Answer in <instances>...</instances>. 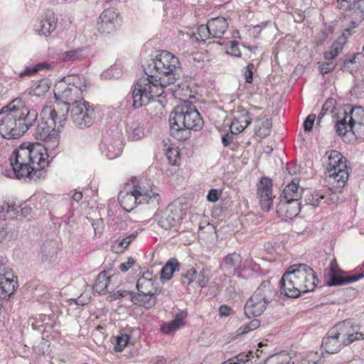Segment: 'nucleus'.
Masks as SVG:
<instances>
[{"label":"nucleus","mask_w":364,"mask_h":364,"mask_svg":"<svg viewBox=\"0 0 364 364\" xmlns=\"http://www.w3.org/2000/svg\"><path fill=\"white\" fill-rule=\"evenodd\" d=\"M9 161L16 177L26 181L44 177L49 164L47 148L41 144H22L13 151Z\"/></svg>","instance_id":"obj_1"},{"label":"nucleus","mask_w":364,"mask_h":364,"mask_svg":"<svg viewBox=\"0 0 364 364\" xmlns=\"http://www.w3.org/2000/svg\"><path fill=\"white\" fill-rule=\"evenodd\" d=\"M318 279L315 271L306 264L290 266L279 281L281 293L290 298H297L301 294L312 291Z\"/></svg>","instance_id":"obj_2"},{"label":"nucleus","mask_w":364,"mask_h":364,"mask_svg":"<svg viewBox=\"0 0 364 364\" xmlns=\"http://www.w3.org/2000/svg\"><path fill=\"white\" fill-rule=\"evenodd\" d=\"M169 124L171 134L178 141H185L190 138L191 130L202 128L203 120L191 102L186 101L171 113Z\"/></svg>","instance_id":"obj_3"},{"label":"nucleus","mask_w":364,"mask_h":364,"mask_svg":"<svg viewBox=\"0 0 364 364\" xmlns=\"http://www.w3.org/2000/svg\"><path fill=\"white\" fill-rule=\"evenodd\" d=\"M153 184L143 181L134 185L131 188L122 191L118 196L120 205L127 212L132 211L137 205L148 204L156 207L161 200L160 195L152 188Z\"/></svg>","instance_id":"obj_4"},{"label":"nucleus","mask_w":364,"mask_h":364,"mask_svg":"<svg viewBox=\"0 0 364 364\" xmlns=\"http://www.w3.org/2000/svg\"><path fill=\"white\" fill-rule=\"evenodd\" d=\"M154 66H156L158 73L161 75L158 79L160 85L166 87L173 84L181 87L182 68L178 58L172 53L162 50L155 57Z\"/></svg>","instance_id":"obj_5"},{"label":"nucleus","mask_w":364,"mask_h":364,"mask_svg":"<svg viewBox=\"0 0 364 364\" xmlns=\"http://www.w3.org/2000/svg\"><path fill=\"white\" fill-rule=\"evenodd\" d=\"M277 295V289L271 281H263L245 305V314L247 317L260 316L267 306L274 301Z\"/></svg>","instance_id":"obj_6"},{"label":"nucleus","mask_w":364,"mask_h":364,"mask_svg":"<svg viewBox=\"0 0 364 364\" xmlns=\"http://www.w3.org/2000/svg\"><path fill=\"white\" fill-rule=\"evenodd\" d=\"M159 84V80L154 78V80L145 76L137 80L132 90L133 107L135 109L149 105L154 101L155 97L162 93V88Z\"/></svg>","instance_id":"obj_7"},{"label":"nucleus","mask_w":364,"mask_h":364,"mask_svg":"<svg viewBox=\"0 0 364 364\" xmlns=\"http://www.w3.org/2000/svg\"><path fill=\"white\" fill-rule=\"evenodd\" d=\"M33 99L22 96L19 98H16L6 106H4L1 109V113H6L7 110H14L16 114V117L22 124L26 126V132L29 128L33 127L38 119V111L36 105H33Z\"/></svg>","instance_id":"obj_8"},{"label":"nucleus","mask_w":364,"mask_h":364,"mask_svg":"<svg viewBox=\"0 0 364 364\" xmlns=\"http://www.w3.org/2000/svg\"><path fill=\"white\" fill-rule=\"evenodd\" d=\"M327 159L326 171L329 181L336 182L339 187L344 186L348 178L346 158L336 150L327 151L323 159Z\"/></svg>","instance_id":"obj_9"},{"label":"nucleus","mask_w":364,"mask_h":364,"mask_svg":"<svg viewBox=\"0 0 364 364\" xmlns=\"http://www.w3.org/2000/svg\"><path fill=\"white\" fill-rule=\"evenodd\" d=\"M85 90L86 86L82 84L59 82L55 87V97L66 108L71 107L84 101L82 93Z\"/></svg>","instance_id":"obj_10"},{"label":"nucleus","mask_w":364,"mask_h":364,"mask_svg":"<svg viewBox=\"0 0 364 364\" xmlns=\"http://www.w3.org/2000/svg\"><path fill=\"white\" fill-rule=\"evenodd\" d=\"M57 112L55 109L50 110L48 117L41 114L36 122V127L33 136L37 140L43 141L56 142L58 136L55 130V118Z\"/></svg>","instance_id":"obj_11"},{"label":"nucleus","mask_w":364,"mask_h":364,"mask_svg":"<svg viewBox=\"0 0 364 364\" xmlns=\"http://www.w3.org/2000/svg\"><path fill=\"white\" fill-rule=\"evenodd\" d=\"M65 110L66 114L70 112L73 123L80 129L90 127L95 122V109L85 100L71 107H67Z\"/></svg>","instance_id":"obj_12"},{"label":"nucleus","mask_w":364,"mask_h":364,"mask_svg":"<svg viewBox=\"0 0 364 364\" xmlns=\"http://www.w3.org/2000/svg\"><path fill=\"white\" fill-rule=\"evenodd\" d=\"M358 109L359 107L350 109V113L344 110L342 113L343 117H338L339 119H338L336 123V132L338 135L344 136L349 131L353 132L355 134L357 129L362 127L361 123L358 122L355 118L356 110Z\"/></svg>","instance_id":"obj_13"},{"label":"nucleus","mask_w":364,"mask_h":364,"mask_svg":"<svg viewBox=\"0 0 364 364\" xmlns=\"http://www.w3.org/2000/svg\"><path fill=\"white\" fill-rule=\"evenodd\" d=\"M257 198L261 208L264 211H269L273 204L272 183L268 177H262L257 186Z\"/></svg>","instance_id":"obj_14"},{"label":"nucleus","mask_w":364,"mask_h":364,"mask_svg":"<svg viewBox=\"0 0 364 364\" xmlns=\"http://www.w3.org/2000/svg\"><path fill=\"white\" fill-rule=\"evenodd\" d=\"M58 18L52 10H47L34 24V31L41 36H48L56 28Z\"/></svg>","instance_id":"obj_15"},{"label":"nucleus","mask_w":364,"mask_h":364,"mask_svg":"<svg viewBox=\"0 0 364 364\" xmlns=\"http://www.w3.org/2000/svg\"><path fill=\"white\" fill-rule=\"evenodd\" d=\"M102 153L108 159H113L119 156L123 149V143L119 136H105L100 144Z\"/></svg>","instance_id":"obj_16"},{"label":"nucleus","mask_w":364,"mask_h":364,"mask_svg":"<svg viewBox=\"0 0 364 364\" xmlns=\"http://www.w3.org/2000/svg\"><path fill=\"white\" fill-rule=\"evenodd\" d=\"M16 281L14 280L13 274L10 270L6 269L5 265L0 264V301L6 299L14 293Z\"/></svg>","instance_id":"obj_17"},{"label":"nucleus","mask_w":364,"mask_h":364,"mask_svg":"<svg viewBox=\"0 0 364 364\" xmlns=\"http://www.w3.org/2000/svg\"><path fill=\"white\" fill-rule=\"evenodd\" d=\"M301 203L299 200H290L279 198V203L276 207L279 217L284 220H291L299 213Z\"/></svg>","instance_id":"obj_18"},{"label":"nucleus","mask_w":364,"mask_h":364,"mask_svg":"<svg viewBox=\"0 0 364 364\" xmlns=\"http://www.w3.org/2000/svg\"><path fill=\"white\" fill-rule=\"evenodd\" d=\"M181 219L182 210L173 205H170L161 213L158 224L168 230L176 225Z\"/></svg>","instance_id":"obj_19"},{"label":"nucleus","mask_w":364,"mask_h":364,"mask_svg":"<svg viewBox=\"0 0 364 364\" xmlns=\"http://www.w3.org/2000/svg\"><path fill=\"white\" fill-rule=\"evenodd\" d=\"M346 332L340 333L337 328V324L331 328L326 336L323 338L322 348L328 353H336L341 350L343 346V341L340 334H344Z\"/></svg>","instance_id":"obj_20"},{"label":"nucleus","mask_w":364,"mask_h":364,"mask_svg":"<svg viewBox=\"0 0 364 364\" xmlns=\"http://www.w3.org/2000/svg\"><path fill=\"white\" fill-rule=\"evenodd\" d=\"M242 257L237 253H232L226 255L221 264V269L225 274L236 275L242 277L240 269H242Z\"/></svg>","instance_id":"obj_21"},{"label":"nucleus","mask_w":364,"mask_h":364,"mask_svg":"<svg viewBox=\"0 0 364 364\" xmlns=\"http://www.w3.org/2000/svg\"><path fill=\"white\" fill-rule=\"evenodd\" d=\"M337 328L340 333L346 332L344 334H340L343 346L349 345L355 341L364 339L363 333L355 331V327L351 320H346L337 323Z\"/></svg>","instance_id":"obj_22"},{"label":"nucleus","mask_w":364,"mask_h":364,"mask_svg":"<svg viewBox=\"0 0 364 364\" xmlns=\"http://www.w3.org/2000/svg\"><path fill=\"white\" fill-rule=\"evenodd\" d=\"M117 14L114 9L105 10L97 23L98 31L102 34H108L115 29Z\"/></svg>","instance_id":"obj_23"},{"label":"nucleus","mask_w":364,"mask_h":364,"mask_svg":"<svg viewBox=\"0 0 364 364\" xmlns=\"http://www.w3.org/2000/svg\"><path fill=\"white\" fill-rule=\"evenodd\" d=\"M126 132L132 141H138L145 136L144 124L139 118H130L127 123Z\"/></svg>","instance_id":"obj_24"},{"label":"nucleus","mask_w":364,"mask_h":364,"mask_svg":"<svg viewBox=\"0 0 364 364\" xmlns=\"http://www.w3.org/2000/svg\"><path fill=\"white\" fill-rule=\"evenodd\" d=\"M299 183V179L294 178L291 183L285 186L279 198L300 201L304 190Z\"/></svg>","instance_id":"obj_25"},{"label":"nucleus","mask_w":364,"mask_h":364,"mask_svg":"<svg viewBox=\"0 0 364 364\" xmlns=\"http://www.w3.org/2000/svg\"><path fill=\"white\" fill-rule=\"evenodd\" d=\"M328 280L326 282V283L329 287L348 284L356 282L360 278L363 277V274L343 277L341 270L333 272L332 273H328Z\"/></svg>","instance_id":"obj_26"},{"label":"nucleus","mask_w":364,"mask_h":364,"mask_svg":"<svg viewBox=\"0 0 364 364\" xmlns=\"http://www.w3.org/2000/svg\"><path fill=\"white\" fill-rule=\"evenodd\" d=\"M114 275L107 276L106 271L101 272L95 280L93 289L99 294L109 293L114 289V286L111 284Z\"/></svg>","instance_id":"obj_27"},{"label":"nucleus","mask_w":364,"mask_h":364,"mask_svg":"<svg viewBox=\"0 0 364 364\" xmlns=\"http://www.w3.org/2000/svg\"><path fill=\"white\" fill-rule=\"evenodd\" d=\"M50 89V82L47 80H41L38 83L28 92H26L23 96H26L33 99L36 105L42 102L41 97L45 95Z\"/></svg>","instance_id":"obj_28"},{"label":"nucleus","mask_w":364,"mask_h":364,"mask_svg":"<svg viewBox=\"0 0 364 364\" xmlns=\"http://www.w3.org/2000/svg\"><path fill=\"white\" fill-rule=\"evenodd\" d=\"M209 29L212 34V38H220L225 33L228 24L223 17H217L208 21Z\"/></svg>","instance_id":"obj_29"},{"label":"nucleus","mask_w":364,"mask_h":364,"mask_svg":"<svg viewBox=\"0 0 364 364\" xmlns=\"http://www.w3.org/2000/svg\"><path fill=\"white\" fill-rule=\"evenodd\" d=\"M186 316L187 314L184 311H180L177 313L175 315L173 320L168 323H164L161 326V331L167 335H171L173 333L181 326L184 325L183 320L186 317Z\"/></svg>","instance_id":"obj_30"},{"label":"nucleus","mask_w":364,"mask_h":364,"mask_svg":"<svg viewBox=\"0 0 364 364\" xmlns=\"http://www.w3.org/2000/svg\"><path fill=\"white\" fill-rule=\"evenodd\" d=\"M132 301L135 305L143 306L146 309H151L156 303V296L140 292L132 293Z\"/></svg>","instance_id":"obj_31"},{"label":"nucleus","mask_w":364,"mask_h":364,"mask_svg":"<svg viewBox=\"0 0 364 364\" xmlns=\"http://www.w3.org/2000/svg\"><path fill=\"white\" fill-rule=\"evenodd\" d=\"M136 289L139 292L145 294H149L156 296L160 292V290L155 287L154 282L152 279H146L144 277H141L138 279L136 282Z\"/></svg>","instance_id":"obj_32"},{"label":"nucleus","mask_w":364,"mask_h":364,"mask_svg":"<svg viewBox=\"0 0 364 364\" xmlns=\"http://www.w3.org/2000/svg\"><path fill=\"white\" fill-rule=\"evenodd\" d=\"M252 122V118L249 112H245L240 118H235L232 122L230 129L232 134H237L242 132Z\"/></svg>","instance_id":"obj_33"},{"label":"nucleus","mask_w":364,"mask_h":364,"mask_svg":"<svg viewBox=\"0 0 364 364\" xmlns=\"http://www.w3.org/2000/svg\"><path fill=\"white\" fill-rule=\"evenodd\" d=\"M180 264L176 258H171L161 270V279L168 281L173 277V272L179 271Z\"/></svg>","instance_id":"obj_34"},{"label":"nucleus","mask_w":364,"mask_h":364,"mask_svg":"<svg viewBox=\"0 0 364 364\" xmlns=\"http://www.w3.org/2000/svg\"><path fill=\"white\" fill-rule=\"evenodd\" d=\"M256 134L263 138L268 136L272 131V119H263L256 120Z\"/></svg>","instance_id":"obj_35"},{"label":"nucleus","mask_w":364,"mask_h":364,"mask_svg":"<svg viewBox=\"0 0 364 364\" xmlns=\"http://www.w3.org/2000/svg\"><path fill=\"white\" fill-rule=\"evenodd\" d=\"M336 101L333 98L328 99L322 106L321 110L317 117L316 125L320 126L322 119L327 114L333 115L336 109Z\"/></svg>","instance_id":"obj_36"},{"label":"nucleus","mask_w":364,"mask_h":364,"mask_svg":"<svg viewBox=\"0 0 364 364\" xmlns=\"http://www.w3.org/2000/svg\"><path fill=\"white\" fill-rule=\"evenodd\" d=\"M291 358L287 354H274L269 356L264 364H290Z\"/></svg>","instance_id":"obj_37"},{"label":"nucleus","mask_w":364,"mask_h":364,"mask_svg":"<svg viewBox=\"0 0 364 364\" xmlns=\"http://www.w3.org/2000/svg\"><path fill=\"white\" fill-rule=\"evenodd\" d=\"M197 41L205 42L207 39L212 38L211 32L209 29L208 23L198 26L197 32L193 33Z\"/></svg>","instance_id":"obj_38"},{"label":"nucleus","mask_w":364,"mask_h":364,"mask_svg":"<svg viewBox=\"0 0 364 364\" xmlns=\"http://www.w3.org/2000/svg\"><path fill=\"white\" fill-rule=\"evenodd\" d=\"M198 273V287L203 289L206 287L209 280L210 271L207 267H203Z\"/></svg>","instance_id":"obj_39"},{"label":"nucleus","mask_w":364,"mask_h":364,"mask_svg":"<svg viewBox=\"0 0 364 364\" xmlns=\"http://www.w3.org/2000/svg\"><path fill=\"white\" fill-rule=\"evenodd\" d=\"M56 254L55 248L54 247H50V246H48L44 245L41 247V252L38 254V257L43 261H46L48 259H52L54 255Z\"/></svg>","instance_id":"obj_40"},{"label":"nucleus","mask_w":364,"mask_h":364,"mask_svg":"<svg viewBox=\"0 0 364 364\" xmlns=\"http://www.w3.org/2000/svg\"><path fill=\"white\" fill-rule=\"evenodd\" d=\"M130 339L128 334H121L116 338V344L114 349L115 351L121 352L127 345Z\"/></svg>","instance_id":"obj_41"},{"label":"nucleus","mask_w":364,"mask_h":364,"mask_svg":"<svg viewBox=\"0 0 364 364\" xmlns=\"http://www.w3.org/2000/svg\"><path fill=\"white\" fill-rule=\"evenodd\" d=\"M80 57H82V49L78 48L63 53L61 58L64 62H68L78 60Z\"/></svg>","instance_id":"obj_42"},{"label":"nucleus","mask_w":364,"mask_h":364,"mask_svg":"<svg viewBox=\"0 0 364 364\" xmlns=\"http://www.w3.org/2000/svg\"><path fill=\"white\" fill-rule=\"evenodd\" d=\"M155 65V58L151 59L146 66L144 68V73L146 74L145 77H149V79H151L154 80V78L159 79V77H158L156 74L158 73L156 71V66H154Z\"/></svg>","instance_id":"obj_43"},{"label":"nucleus","mask_w":364,"mask_h":364,"mask_svg":"<svg viewBox=\"0 0 364 364\" xmlns=\"http://www.w3.org/2000/svg\"><path fill=\"white\" fill-rule=\"evenodd\" d=\"M305 204L316 208L321 205V195L318 193H309L305 196Z\"/></svg>","instance_id":"obj_44"},{"label":"nucleus","mask_w":364,"mask_h":364,"mask_svg":"<svg viewBox=\"0 0 364 364\" xmlns=\"http://www.w3.org/2000/svg\"><path fill=\"white\" fill-rule=\"evenodd\" d=\"M196 279V268L192 267L187 269L185 273L181 275V284L183 285H189L194 282Z\"/></svg>","instance_id":"obj_45"},{"label":"nucleus","mask_w":364,"mask_h":364,"mask_svg":"<svg viewBox=\"0 0 364 364\" xmlns=\"http://www.w3.org/2000/svg\"><path fill=\"white\" fill-rule=\"evenodd\" d=\"M260 325V321L258 319H253L248 323H245L239 328L240 333L245 334L250 331L257 328Z\"/></svg>","instance_id":"obj_46"},{"label":"nucleus","mask_w":364,"mask_h":364,"mask_svg":"<svg viewBox=\"0 0 364 364\" xmlns=\"http://www.w3.org/2000/svg\"><path fill=\"white\" fill-rule=\"evenodd\" d=\"M350 7L361 18H364V0H353Z\"/></svg>","instance_id":"obj_47"},{"label":"nucleus","mask_w":364,"mask_h":364,"mask_svg":"<svg viewBox=\"0 0 364 364\" xmlns=\"http://www.w3.org/2000/svg\"><path fill=\"white\" fill-rule=\"evenodd\" d=\"M18 207L14 204H11L8 202H4L2 205H0V217H4L5 213L13 212L14 213H18Z\"/></svg>","instance_id":"obj_48"},{"label":"nucleus","mask_w":364,"mask_h":364,"mask_svg":"<svg viewBox=\"0 0 364 364\" xmlns=\"http://www.w3.org/2000/svg\"><path fill=\"white\" fill-rule=\"evenodd\" d=\"M321 203L332 204L337 203L338 200V196L335 193H330L326 194H320Z\"/></svg>","instance_id":"obj_49"},{"label":"nucleus","mask_w":364,"mask_h":364,"mask_svg":"<svg viewBox=\"0 0 364 364\" xmlns=\"http://www.w3.org/2000/svg\"><path fill=\"white\" fill-rule=\"evenodd\" d=\"M316 116L315 114H310L304 122V129L306 132H310L314 127Z\"/></svg>","instance_id":"obj_50"},{"label":"nucleus","mask_w":364,"mask_h":364,"mask_svg":"<svg viewBox=\"0 0 364 364\" xmlns=\"http://www.w3.org/2000/svg\"><path fill=\"white\" fill-rule=\"evenodd\" d=\"M255 65L253 63H250L244 68V77L247 83H252L253 80V69Z\"/></svg>","instance_id":"obj_51"},{"label":"nucleus","mask_w":364,"mask_h":364,"mask_svg":"<svg viewBox=\"0 0 364 364\" xmlns=\"http://www.w3.org/2000/svg\"><path fill=\"white\" fill-rule=\"evenodd\" d=\"M336 68V63L333 61H326L320 65L319 69L321 73L323 74H327L331 73Z\"/></svg>","instance_id":"obj_52"},{"label":"nucleus","mask_w":364,"mask_h":364,"mask_svg":"<svg viewBox=\"0 0 364 364\" xmlns=\"http://www.w3.org/2000/svg\"><path fill=\"white\" fill-rule=\"evenodd\" d=\"M136 232L132 233L126 237L122 238L119 241L118 247L121 249L126 248L132 242V240L136 237Z\"/></svg>","instance_id":"obj_53"},{"label":"nucleus","mask_w":364,"mask_h":364,"mask_svg":"<svg viewBox=\"0 0 364 364\" xmlns=\"http://www.w3.org/2000/svg\"><path fill=\"white\" fill-rule=\"evenodd\" d=\"M179 155V152L174 149H171L166 153L167 158L169 161V163L172 165H176L177 163V157Z\"/></svg>","instance_id":"obj_54"},{"label":"nucleus","mask_w":364,"mask_h":364,"mask_svg":"<svg viewBox=\"0 0 364 364\" xmlns=\"http://www.w3.org/2000/svg\"><path fill=\"white\" fill-rule=\"evenodd\" d=\"M221 195V191L217 189H211L209 191L207 195V199L210 202H216L218 200L219 197Z\"/></svg>","instance_id":"obj_55"},{"label":"nucleus","mask_w":364,"mask_h":364,"mask_svg":"<svg viewBox=\"0 0 364 364\" xmlns=\"http://www.w3.org/2000/svg\"><path fill=\"white\" fill-rule=\"evenodd\" d=\"M134 259L132 257H129L127 258V262L120 264L119 269L123 272H126L134 265Z\"/></svg>","instance_id":"obj_56"},{"label":"nucleus","mask_w":364,"mask_h":364,"mask_svg":"<svg viewBox=\"0 0 364 364\" xmlns=\"http://www.w3.org/2000/svg\"><path fill=\"white\" fill-rule=\"evenodd\" d=\"M109 225L112 226H117V228H123V226L125 225V223L123 222L122 218L117 217V218H112V215H109Z\"/></svg>","instance_id":"obj_57"},{"label":"nucleus","mask_w":364,"mask_h":364,"mask_svg":"<svg viewBox=\"0 0 364 364\" xmlns=\"http://www.w3.org/2000/svg\"><path fill=\"white\" fill-rule=\"evenodd\" d=\"M230 51L229 52L231 55L235 57H240L241 53L238 47V43L235 41H231V46L230 48Z\"/></svg>","instance_id":"obj_58"},{"label":"nucleus","mask_w":364,"mask_h":364,"mask_svg":"<svg viewBox=\"0 0 364 364\" xmlns=\"http://www.w3.org/2000/svg\"><path fill=\"white\" fill-rule=\"evenodd\" d=\"M318 355L317 353H312L307 357V359L303 360L301 364H317Z\"/></svg>","instance_id":"obj_59"},{"label":"nucleus","mask_w":364,"mask_h":364,"mask_svg":"<svg viewBox=\"0 0 364 364\" xmlns=\"http://www.w3.org/2000/svg\"><path fill=\"white\" fill-rule=\"evenodd\" d=\"M343 45L338 41L334 42L332 44L331 50L333 52V55L337 57L343 50Z\"/></svg>","instance_id":"obj_60"},{"label":"nucleus","mask_w":364,"mask_h":364,"mask_svg":"<svg viewBox=\"0 0 364 364\" xmlns=\"http://www.w3.org/2000/svg\"><path fill=\"white\" fill-rule=\"evenodd\" d=\"M232 312V309L227 305H221L219 308V314L221 316H228Z\"/></svg>","instance_id":"obj_61"},{"label":"nucleus","mask_w":364,"mask_h":364,"mask_svg":"<svg viewBox=\"0 0 364 364\" xmlns=\"http://www.w3.org/2000/svg\"><path fill=\"white\" fill-rule=\"evenodd\" d=\"M38 73L36 65L33 67H26L23 71H22L20 74L21 76L23 75H33V74Z\"/></svg>","instance_id":"obj_62"},{"label":"nucleus","mask_w":364,"mask_h":364,"mask_svg":"<svg viewBox=\"0 0 364 364\" xmlns=\"http://www.w3.org/2000/svg\"><path fill=\"white\" fill-rule=\"evenodd\" d=\"M233 141V136L232 135H229L228 134L223 136L222 137V143L224 146H230Z\"/></svg>","instance_id":"obj_63"},{"label":"nucleus","mask_w":364,"mask_h":364,"mask_svg":"<svg viewBox=\"0 0 364 364\" xmlns=\"http://www.w3.org/2000/svg\"><path fill=\"white\" fill-rule=\"evenodd\" d=\"M31 208L28 205H24L20 209L21 215L23 218L27 217L31 213Z\"/></svg>","instance_id":"obj_64"}]
</instances>
